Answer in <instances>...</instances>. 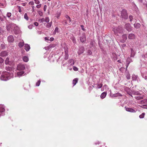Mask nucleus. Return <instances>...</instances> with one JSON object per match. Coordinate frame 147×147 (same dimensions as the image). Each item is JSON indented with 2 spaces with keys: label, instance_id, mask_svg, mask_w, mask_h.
Instances as JSON below:
<instances>
[{
  "label": "nucleus",
  "instance_id": "obj_1",
  "mask_svg": "<svg viewBox=\"0 0 147 147\" xmlns=\"http://www.w3.org/2000/svg\"><path fill=\"white\" fill-rule=\"evenodd\" d=\"M13 77L12 73L8 72H5L2 74L0 79L3 81H7Z\"/></svg>",
  "mask_w": 147,
  "mask_h": 147
},
{
  "label": "nucleus",
  "instance_id": "obj_2",
  "mask_svg": "<svg viewBox=\"0 0 147 147\" xmlns=\"http://www.w3.org/2000/svg\"><path fill=\"white\" fill-rule=\"evenodd\" d=\"M123 28L120 26L115 28L114 29V31L115 34L118 35V33H122L123 32Z\"/></svg>",
  "mask_w": 147,
  "mask_h": 147
},
{
  "label": "nucleus",
  "instance_id": "obj_3",
  "mask_svg": "<svg viewBox=\"0 0 147 147\" xmlns=\"http://www.w3.org/2000/svg\"><path fill=\"white\" fill-rule=\"evenodd\" d=\"M121 16L124 19H127L128 18V16L127 11L125 9H123L122 10L121 13Z\"/></svg>",
  "mask_w": 147,
  "mask_h": 147
},
{
  "label": "nucleus",
  "instance_id": "obj_4",
  "mask_svg": "<svg viewBox=\"0 0 147 147\" xmlns=\"http://www.w3.org/2000/svg\"><path fill=\"white\" fill-rule=\"evenodd\" d=\"M80 42H85L86 40V35L85 33H82L80 37Z\"/></svg>",
  "mask_w": 147,
  "mask_h": 147
},
{
  "label": "nucleus",
  "instance_id": "obj_5",
  "mask_svg": "<svg viewBox=\"0 0 147 147\" xmlns=\"http://www.w3.org/2000/svg\"><path fill=\"white\" fill-rule=\"evenodd\" d=\"M125 108L126 111L130 112L131 113H136L137 111V110H136L132 108H128L127 107H125Z\"/></svg>",
  "mask_w": 147,
  "mask_h": 147
},
{
  "label": "nucleus",
  "instance_id": "obj_6",
  "mask_svg": "<svg viewBox=\"0 0 147 147\" xmlns=\"http://www.w3.org/2000/svg\"><path fill=\"white\" fill-rule=\"evenodd\" d=\"M125 28L129 32L131 31L132 30V27L129 23L126 24L125 26Z\"/></svg>",
  "mask_w": 147,
  "mask_h": 147
},
{
  "label": "nucleus",
  "instance_id": "obj_7",
  "mask_svg": "<svg viewBox=\"0 0 147 147\" xmlns=\"http://www.w3.org/2000/svg\"><path fill=\"white\" fill-rule=\"evenodd\" d=\"M13 31L14 33L16 34H18L20 32V30L19 28L17 26H15L14 27Z\"/></svg>",
  "mask_w": 147,
  "mask_h": 147
},
{
  "label": "nucleus",
  "instance_id": "obj_8",
  "mask_svg": "<svg viewBox=\"0 0 147 147\" xmlns=\"http://www.w3.org/2000/svg\"><path fill=\"white\" fill-rule=\"evenodd\" d=\"M128 38L129 39L134 40L136 38V35L133 33H130L129 34Z\"/></svg>",
  "mask_w": 147,
  "mask_h": 147
},
{
  "label": "nucleus",
  "instance_id": "obj_9",
  "mask_svg": "<svg viewBox=\"0 0 147 147\" xmlns=\"http://www.w3.org/2000/svg\"><path fill=\"white\" fill-rule=\"evenodd\" d=\"M8 55V52L6 51H3L0 53V56L2 57H6Z\"/></svg>",
  "mask_w": 147,
  "mask_h": 147
},
{
  "label": "nucleus",
  "instance_id": "obj_10",
  "mask_svg": "<svg viewBox=\"0 0 147 147\" xmlns=\"http://www.w3.org/2000/svg\"><path fill=\"white\" fill-rule=\"evenodd\" d=\"M132 60L131 58H128L127 59L126 61V70H127V69L128 66H129V63H130L131 62H132Z\"/></svg>",
  "mask_w": 147,
  "mask_h": 147
},
{
  "label": "nucleus",
  "instance_id": "obj_11",
  "mask_svg": "<svg viewBox=\"0 0 147 147\" xmlns=\"http://www.w3.org/2000/svg\"><path fill=\"white\" fill-rule=\"evenodd\" d=\"M17 67L18 69L20 70H24L25 69V65L22 64L19 65Z\"/></svg>",
  "mask_w": 147,
  "mask_h": 147
},
{
  "label": "nucleus",
  "instance_id": "obj_12",
  "mask_svg": "<svg viewBox=\"0 0 147 147\" xmlns=\"http://www.w3.org/2000/svg\"><path fill=\"white\" fill-rule=\"evenodd\" d=\"M84 50V48L83 47H81L78 52V53L79 55H80L83 53Z\"/></svg>",
  "mask_w": 147,
  "mask_h": 147
},
{
  "label": "nucleus",
  "instance_id": "obj_13",
  "mask_svg": "<svg viewBox=\"0 0 147 147\" xmlns=\"http://www.w3.org/2000/svg\"><path fill=\"white\" fill-rule=\"evenodd\" d=\"M8 41L10 42H13L14 40L13 36L12 35L9 36L8 37Z\"/></svg>",
  "mask_w": 147,
  "mask_h": 147
},
{
  "label": "nucleus",
  "instance_id": "obj_14",
  "mask_svg": "<svg viewBox=\"0 0 147 147\" xmlns=\"http://www.w3.org/2000/svg\"><path fill=\"white\" fill-rule=\"evenodd\" d=\"M24 49L26 51H29L30 49V45L27 44H26L24 46Z\"/></svg>",
  "mask_w": 147,
  "mask_h": 147
},
{
  "label": "nucleus",
  "instance_id": "obj_15",
  "mask_svg": "<svg viewBox=\"0 0 147 147\" xmlns=\"http://www.w3.org/2000/svg\"><path fill=\"white\" fill-rule=\"evenodd\" d=\"M5 64L9 65H11V61H9V58L8 57L6 58V60L5 61Z\"/></svg>",
  "mask_w": 147,
  "mask_h": 147
},
{
  "label": "nucleus",
  "instance_id": "obj_16",
  "mask_svg": "<svg viewBox=\"0 0 147 147\" xmlns=\"http://www.w3.org/2000/svg\"><path fill=\"white\" fill-rule=\"evenodd\" d=\"M131 57H134L135 54L136 52L135 51L132 49H131Z\"/></svg>",
  "mask_w": 147,
  "mask_h": 147
},
{
  "label": "nucleus",
  "instance_id": "obj_17",
  "mask_svg": "<svg viewBox=\"0 0 147 147\" xmlns=\"http://www.w3.org/2000/svg\"><path fill=\"white\" fill-rule=\"evenodd\" d=\"M24 74V72L23 71H19L17 72V76L18 77H20L22 76Z\"/></svg>",
  "mask_w": 147,
  "mask_h": 147
},
{
  "label": "nucleus",
  "instance_id": "obj_18",
  "mask_svg": "<svg viewBox=\"0 0 147 147\" xmlns=\"http://www.w3.org/2000/svg\"><path fill=\"white\" fill-rule=\"evenodd\" d=\"M134 26L135 28H139L140 27L141 25L139 23H135L134 24Z\"/></svg>",
  "mask_w": 147,
  "mask_h": 147
},
{
  "label": "nucleus",
  "instance_id": "obj_19",
  "mask_svg": "<svg viewBox=\"0 0 147 147\" xmlns=\"http://www.w3.org/2000/svg\"><path fill=\"white\" fill-rule=\"evenodd\" d=\"M123 41V42H125L127 38V36L126 34H124L122 36Z\"/></svg>",
  "mask_w": 147,
  "mask_h": 147
},
{
  "label": "nucleus",
  "instance_id": "obj_20",
  "mask_svg": "<svg viewBox=\"0 0 147 147\" xmlns=\"http://www.w3.org/2000/svg\"><path fill=\"white\" fill-rule=\"evenodd\" d=\"M22 59L23 61L26 62H27L28 61V58L26 56L23 57Z\"/></svg>",
  "mask_w": 147,
  "mask_h": 147
},
{
  "label": "nucleus",
  "instance_id": "obj_21",
  "mask_svg": "<svg viewBox=\"0 0 147 147\" xmlns=\"http://www.w3.org/2000/svg\"><path fill=\"white\" fill-rule=\"evenodd\" d=\"M143 96H136L134 97V98L137 100H139L143 98Z\"/></svg>",
  "mask_w": 147,
  "mask_h": 147
},
{
  "label": "nucleus",
  "instance_id": "obj_22",
  "mask_svg": "<svg viewBox=\"0 0 147 147\" xmlns=\"http://www.w3.org/2000/svg\"><path fill=\"white\" fill-rule=\"evenodd\" d=\"M107 95V93L106 92H104L102 93L101 95L100 96V97L102 98H104L105 97L106 95Z\"/></svg>",
  "mask_w": 147,
  "mask_h": 147
},
{
  "label": "nucleus",
  "instance_id": "obj_23",
  "mask_svg": "<svg viewBox=\"0 0 147 147\" xmlns=\"http://www.w3.org/2000/svg\"><path fill=\"white\" fill-rule=\"evenodd\" d=\"M125 74V75L126 76L128 80L130 78V76L129 73L128 72H126Z\"/></svg>",
  "mask_w": 147,
  "mask_h": 147
},
{
  "label": "nucleus",
  "instance_id": "obj_24",
  "mask_svg": "<svg viewBox=\"0 0 147 147\" xmlns=\"http://www.w3.org/2000/svg\"><path fill=\"white\" fill-rule=\"evenodd\" d=\"M68 62L70 64V65H72L74 64V61L73 59H71L69 60Z\"/></svg>",
  "mask_w": 147,
  "mask_h": 147
},
{
  "label": "nucleus",
  "instance_id": "obj_25",
  "mask_svg": "<svg viewBox=\"0 0 147 147\" xmlns=\"http://www.w3.org/2000/svg\"><path fill=\"white\" fill-rule=\"evenodd\" d=\"M132 77L133 80L134 81H135L137 79L138 76H137L135 74H133Z\"/></svg>",
  "mask_w": 147,
  "mask_h": 147
},
{
  "label": "nucleus",
  "instance_id": "obj_26",
  "mask_svg": "<svg viewBox=\"0 0 147 147\" xmlns=\"http://www.w3.org/2000/svg\"><path fill=\"white\" fill-rule=\"evenodd\" d=\"M18 11L19 12L21 13L22 12V10H23L24 8L22 7H21L20 6H18L17 7Z\"/></svg>",
  "mask_w": 147,
  "mask_h": 147
},
{
  "label": "nucleus",
  "instance_id": "obj_27",
  "mask_svg": "<svg viewBox=\"0 0 147 147\" xmlns=\"http://www.w3.org/2000/svg\"><path fill=\"white\" fill-rule=\"evenodd\" d=\"M78 81V79L77 78H75L74 79L73 81V84L74 85V86H75Z\"/></svg>",
  "mask_w": 147,
  "mask_h": 147
},
{
  "label": "nucleus",
  "instance_id": "obj_28",
  "mask_svg": "<svg viewBox=\"0 0 147 147\" xmlns=\"http://www.w3.org/2000/svg\"><path fill=\"white\" fill-rule=\"evenodd\" d=\"M5 109L3 107V106H2L1 107H0V113H2L5 111ZM1 115L0 114V116Z\"/></svg>",
  "mask_w": 147,
  "mask_h": 147
},
{
  "label": "nucleus",
  "instance_id": "obj_29",
  "mask_svg": "<svg viewBox=\"0 0 147 147\" xmlns=\"http://www.w3.org/2000/svg\"><path fill=\"white\" fill-rule=\"evenodd\" d=\"M113 96L114 97H116L119 96H122V95L120 93L118 92L117 93H115L113 95Z\"/></svg>",
  "mask_w": 147,
  "mask_h": 147
},
{
  "label": "nucleus",
  "instance_id": "obj_30",
  "mask_svg": "<svg viewBox=\"0 0 147 147\" xmlns=\"http://www.w3.org/2000/svg\"><path fill=\"white\" fill-rule=\"evenodd\" d=\"M59 28L58 27H56L54 31L53 32V34H55L57 32H58Z\"/></svg>",
  "mask_w": 147,
  "mask_h": 147
},
{
  "label": "nucleus",
  "instance_id": "obj_31",
  "mask_svg": "<svg viewBox=\"0 0 147 147\" xmlns=\"http://www.w3.org/2000/svg\"><path fill=\"white\" fill-rule=\"evenodd\" d=\"M11 26V24H8L6 26V28L7 30L9 31L10 30Z\"/></svg>",
  "mask_w": 147,
  "mask_h": 147
},
{
  "label": "nucleus",
  "instance_id": "obj_32",
  "mask_svg": "<svg viewBox=\"0 0 147 147\" xmlns=\"http://www.w3.org/2000/svg\"><path fill=\"white\" fill-rule=\"evenodd\" d=\"M24 45V42H20L18 44V46L20 48L22 47Z\"/></svg>",
  "mask_w": 147,
  "mask_h": 147
},
{
  "label": "nucleus",
  "instance_id": "obj_33",
  "mask_svg": "<svg viewBox=\"0 0 147 147\" xmlns=\"http://www.w3.org/2000/svg\"><path fill=\"white\" fill-rule=\"evenodd\" d=\"M52 24V22L51 21V22L48 23L46 26V27L47 28H50L51 27Z\"/></svg>",
  "mask_w": 147,
  "mask_h": 147
},
{
  "label": "nucleus",
  "instance_id": "obj_34",
  "mask_svg": "<svg viewBox=\"0 0 147 147\" xmlns=\"http://www.w3.org/2000/svg\"><path fill=\"white\" fill-rule=\"evenodd\" d=\"M145 113H142L141 115L139 116V117L141 119H142L144 118Z\"/></svg>",
  "mask_w": 147,
  "mask_h": 147
},
{
  "label": "nucleus",
  "instance_id": "obj_35",
  "mask_svg": "<svg viewBox=\"0 0 147 147\" xmlns=\"http://www.w3.org/2000/svg\"><path fill=\"white\" fill-rule=\"evenodd\" d=\"M102 84H97V88H100L102 87Z\"/></svg>",
  "mask_w": 147,
  "mask_h": 147
},
{
  "label": "nucleus",
  "instance_id": "obj_36",
  "mask_svg": "<svg viewBox=\"0 0 147 147\" xmlns=\"http://www.w3.org/2000/svg\"><path fill=\"white\" fill-rule=\"evenodd\" d=\"M24 18L27 20H28V18L26 13H25L24 15Z\"/></svg>",
  "mask_w": 147,
  "mask_h": 147
},
{
  "label": "nucleus",
  "instance_id": "obj_37",
  "mask_svg": "<svg viewBox=\"0 0 147 147\" xmlns=\"http://www.w3.org/2000/svg\"><path fill=\"white\" fill-rule=\"evenodd\" d=\"M71 40L73 42L74 44H76V39L74 37H73L71 38Z\"/></svg>",
  "mask_w": 147,
  "mask_h": 147
},
{
  "label": "nucleus",
  "instance_id": "obj_38",
  "mask_svg": "<svg viewBox=\"0 0 147 147\" xmlns=\"http://www.w3.org/2000/svg\"><path fill=\"white\" fill-rule=\"evenodd\" d=\"M1 48L2 49H4L5 48V46L4 44H1Z\"/></svg>",
  "mask_w": 147,
  "mask_h": 147
},
{
  "label": "nucleus",
  "instance_id": "obj_39",
  "mask_svg": "<svg viewBox=\"0 0 147 147\" xmlns=\"http://www.w3.org/2000/svg\"><path fill=\"white\" fill-rule=\"evenodd\" d=\"M49 21V18L46 17L45 18V22L47 23H48Z\"/></svg>",
  "mask_w": 147,
  "mask_h": 147
},
{
  "label": "nucleus",
  "instance_id": "obj_40",
  "mask_svg": "<svg viewBox=\"0 0 147 147\" xmlns=\"http://www.w3.org/2000/svg\"><path fill=\"white\" fill-rule=\"evenodd\" d=\"M4 61V60L1 57H0V64L2 63Z\"/></svg>",
  "mask_w": 147,
  "mask_h": 147
},
{
  "label": "nucleus",
  "instance_id": "obj_41",
  "mask_svg": "<svg viewBox=\"0 0 147 147\" xmlns=\"http://www.w3.org/2000/svg\"><path fill=\"white\" fill-rule=\"evenodd\" d=\"M11 16V13L10 12H8L7 14V16L8 18H10Z\"/></svg>",
  "mask_w": 147,
  "mask_h": 147
},
{
  "label": "nucleus",
  "instance_id": "obj_42",
  "mask_svg": "<svg viewBox=\"0 0 147 147\" xmlns=\"http://www.w3.org/2000/svg\"><path fill=\"white\" fill-rule=\"evenodd\" d=\"M68 54H65V59L66 60H67L68 59Z\"/></svg>",
  "mask_w": 147,
  "mask_h": 147
},
{
  "label": "nucleus",
  "instance_id": "obj_43",
  "mask_svg": "<svg viewBox=\"0 0 147 147\" xmlns=\"http://www.w3.org/2000/svg\"><path fill=\"white\" fill-rule=\"evenodd\" d=\"M40 83V80H39L37 82H36V86H39Z\"/></svg>",
  "mask_w": 147,
  "mask_h": 147
},
{
  "label": "nucleus",
  "instance_id": "obj_44",
  "mask_svg": "<svg viewBox=\"0 0 147 147\" xmlns=\"http://www.w3.org/2000/svg\"><path fill=\"white\" fill-rule=\"evenodd\" d=\"M35 3L36 4H38L40 3L39 0H34Z\"/></svg>",
  "mask_w": 147,
  "mask_h": 147
},
{
  "label": "nucleus",
  "instance_id": "obj_45",
  "mask_svg": "<svg viewBox=\"0 0 147 147\" xmlns=\"http://www.w3.org/2000/svg\"><path fill=\"white\" fill-rule=\"evenodd\" d=\"M73 69L74 71H78V69L77 67L74 66H73Z\"/></svg>",
  "mask_w": 147,
  "mask_h": 147
},
{
  "label": "nucleus",
  "instance_id": "obj_46",
  "mask_svg": "<svg viewBox=\"0 0 147 147\" xmlns=\"http://www.w3.org/2000/svg\"><path fill=\"white\" fill-rule=\"evenodd\" d=\"M41 5H42L41 4H39L36 5V7L37 8H38V9L40 8L41 7Z\"/></svg>",
  "mask_w": 147,
  "mask_h": 147
},
{
  "label": "nucleus",
  "instance_id": "obj_47",
  "mask_svg": "<svg viewBox=\"0 0 147 147\" xmlns=\"http://www.w3.org/2000/svg\"><path fill=\"white\" fill-rule=\"evenodd\" d=\"M87 54L89 55H91L92 54V52L91 51L88 50L87 51Z\"/></svg>",
  "mask_w": 147,
  "mask_h": 147
},
{
  "label": "nucleus",
  "instance_id": "obj_48",
  "mask_svg": "<svg viewBox=\"0 0 147 147\" xmlns=\"http://www.w3.org/2000/svg\"><path fill=\"white\" fill-rule=\"evenodd\" d=\"M65 54H68V49L67 48L65 49Z\"/></svg>",
  "mask_w": 147,
  "mask_h": 147
},
{
  "label": "nucleus",
  "instance_id": "obj_49",
  "mask_svg": "<svg viewBox=\"0 0 147 147\" xmlns=\"http://www.w3.org/2000/svg\"><path fill=\"white\" fill-rule=\"evenodd\" d=\"M129 18L130 20V21L131 22L132 21L133 19L132 16H129Z\"/></svg>",
  "mask_w": 147,
  "mask_h": 147
},
{
  "label": "nucleus",
  "instance_id": "obj_50",
  "mask_svg": "<svg viewBox=\"0 0 147 147\" xmlns=\"http://www.w3.org/2000/svg\"><path fill=\"white\" fill-rule=\"evenodd\" d=\"M143 101V100H141L139 102H138V103L141 104H143L144 103H144V101Z\"/></svg>",
  "mask_w": 147,
  "mask_h": 147
},
{
  "label": "nucleus",
  "instance_id": "obj_51",
  "mask_svg": "<svg viewBox=\"0 0 147 147\" xmlns=\"http://www.w3.org/2000/svg\"><path fill=\"white\" fill-rule=\"evenodd\" d=\"M40 21L41 22H45V18H43L40 20Z\"/></svg>",
  "mask_w": 147,
  "mask_h": 147
},
{
  "label": "nucleus",
  "instance_id": "obj_52",
  "mask_svg": "<svg viewBox=\"0 0 147 147\" xmlns=\"http://www.w3.org/2000/svg\"><path fill=\"white\" fill-rule=\"evenodd\" d=\"M134 94L135 95H140V93H139L138 92H135Z\"/></svg>",
  "mask_w": 147,
  "mask_h": 147
},
{
  "label": "nucleus",
  "instance_id": "obj_53",
  "mask_svg": "<svg viewBox=\"0 0 147 147\" xmlns=\"http://www.w3.org/2000/svg\"><path fill=\"white\" fill-rule=\"evenodd\" d=\"M143 78L144 79L146 80H147V75L142 76Z\"/></svg>",
  "mask_w": 147,
  "mask_h": 147
},
{
  "label": "nucleus",
  "instance_id": "obj_54",
  "mask_svg": "<svg viewBox=\"0 0 147 147\" xmlns=\"http://www.w3.org/2000/svg\"><path fill=\"white\" fill-rule=\"evenodd\" d=\"M33 25H30L29 26H28V27L30 29H32V28Z\"/></svg>",
  "mask_w": 147,
  "mask_h": 147
},
{
  "label": "nucleus",
  "instance_id": "obj_55",
  "mask_svg": "<svg viewBox=\"0 0 147 147\" xmlns=\"http://www.w3.org/2000/svg\"><path fill=\"white\" fill-rule=\"evenodd\" d=\"M81 27L82 30L84 31H85V29L84 28V26L83 25H81Z\"/></svg>",
  "mask_w": 147,
  "mask_h": 147
},
{
  "label": "nucleus",
  "instance_id": "obj_56",
  "mask_svg": "<svg viewBox=\"0 0 147 147\" xmlns=\"http://www.w3.org/2000/svg\"><path fill=\"white\" fill-rule=\"evenodd\" d=\"M46 9H47V5H45L44 6V11H46Z\"/></svg>",
  "mask_w": 147,
  "mask_h": 147
},
{
  "label": "nucleus",
  "instance_id": "obj_57",
  "mask_svg": "<svg viewBox=\"0 0 147 147\" xmlns=\"http://www.w3.org/2000/svg\"><path fill=\"white\" fill-rule=\"evenodd\" d=\"M34 24L36 26H37L38 25V23L37 22H35L34 23Z\"/></svg>",
  "mask_w": 147,
  "mask_h": 147
},
{
  "label": "nucleus",
  "instance_id": "obj_58",
  "mask_svg": "<svg viewBox=\"0 0 147 147\" xmlns=\"http://www.w3.org/2000/svg\"><path fill=\"white\" fill-rule=\"evenodd\" d=\"M54 38H53V37H51L50 39H49V40L50 41H53L54 40Z\"/></svg>",
  "mask_w": 147,
  "mask_h": 147
},
{
  "label": "nucleus",
  "instance_id": "obj_59",
  "mask_svg": "<svg viewBox=\"0 0 147 147\" xmlns=\"http://www.w3.org/2000/svg\"><path fill=\"white\" fill-rule=\"evenodd\" d=\"M144 101L145 103H147V99H144L143 100V101Z\"/></svg>",
  "mask_w": 147,
  "mask_h": 147
},
{
  "label": "nucleus",
  "instance_id": "obj_60",
  "mask_svg": "<svg viewBox=\"0 0 147 147\" xmlns=\"http://www.w3.org/2000/svg\"><path fill=\"white\" fill-rule=\"evenodd\" d=\"M60 14L59 13H57L56 15V17L57 18L59 17L60 16Z\"/></svg>",
  "mask_w": 147,
  "mask_h": 147
},
{
  "label": "nucleus",
  "instance_id": "obj_61",
  "mask_svg": "<svg viewBox=\"0 0 147 147\" xmlns=\"http://www.w3.org/2000/svg\"><path fill=\"white\" fill-rule=\"evenodd\" d=\"M45 40H49V38L48 37H45Z\"/></svg>",
  "mask_w": 147,
  "mask_h": 147
},
{
  "label": "nucleus",
  "instance_id": "obj_62",
  "mask_svg": "<svg viewBox=\"0 0 147 147\" xmlns=\"http://www.w3.org/2000/svg\"><path fill=\"white\" fill-rule=\"evenodd\" d=\"M30 4L31 5H33L34 4V3L33 2H30Z\"/></svg>",
  "mask_w": 147,
  "mask_h": 147
},
{
  "label": "nucleus",
  "instance_id": "obj_63",
  "mask_svg": "<svg viewBox=\"0 0 147 147\" xmlns=\"http://www.w3.org/2000/svg\"><path fill=\"white\" fill-rule=\"evenodd\" d=\"M107 87V85H104V86H103V87L104 88H105V89H106Z\"/></svg>",
  "mask_w": 147,
  "mask_h": 147
},
{
  "label": "nucleus",
  "instance_id": "obj_64",
  "mask_svg": "<svg viewBox=\"0 0 147 147\" xmlns=\"http://www.w3.org/2000/svg\"><path fill=\"white\" fill-rule=\"evenodd\" d=\"M0 20L1 21H3V20L4 19L3 18H2L1 17H0Z\"/></svg>",
  "mask_w": 147,
  "mask_h": 147
}]
</instances>
